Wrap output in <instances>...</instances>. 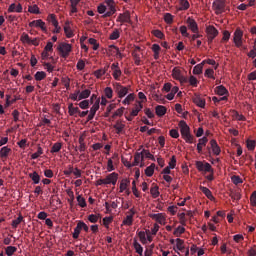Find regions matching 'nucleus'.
Listing matches in <instances>:
<instances>
[{
    "label": "nucleus",
    "instance_id": "obj_28",
    "mask_svg": "<svg viewBox=\"0 0 256 256\" xmlns=\"http://www.w3.org/2000/svg\"><path fill=\"white\" fill-rule=\"evenodd\" d=\"M64 33H65L67 39H71V37L75 36V34L73 33V30L71 29V26L67 25V23L64 26Z\"/></svg>",
    "mask_w": 256,
    "mask_h": 256
},
{
    "label": "nucleus",
    "instance_id": "obj_48",
    "mask_svg": "<svg viewBox=\"0 0 256 256\" xmlns=\"http://www.w3.org/2000/svg\"><path fill=\"white\" fill-rule=\"evenodd\" d=\"M141 153H142V156L145 155L146 159H150L151 161H155V156H153V154H151V152H149V150L143 149Z\"/></svg>",
    "mask_w": 256,
    "mask_h": 256
},
{
    "label": "nucleus",
    "instance_id": "obj_57",
    "mask_svg": "<svg viewBox=\"0 0 256 256\" xmlns=\"http://www.w3.org/2000/svg\"><path fill=\"white\" fill-rule=\"evenodd\" d=\"M204 173H213V167H211V164L209 162L204 163L203 171Z\"/></svg>",
    "mask_w": 256,
    "mask_h": 256
},
{
    "label": "nucleus",
    "instance_id": "obj_11",
    "mask_svg": "<svg viewBox=\"0 0 256 256\" xmlns=\"http://www.w3.org/2000/svg\"><path fill=\"white\" fill-rule=\"evenodd\" d=\"M29 27H39L44 33H47V26H45V22L41 19L30 22Z\"/></svg>",
    "mask_w": 256,
    "mask_h": 256
},
{
    "label": "nucleus",
    "instance_id": "obj_7",
    "mask_svg": "<svg viewBox=\"0 0 256 256\" xmlns=\"http://www.w3.org/2000/svg\"><path fill=\"white\" fill-rule=\"evenodd\" d=\"M119 179V174L112 172L104 178L105 185H117V180Z\"/></svg>",
    "mask_w": 256,
    "mask_h": 256
},
{
    "label": "nucleus",
    "instance_id": "obj_2",
    "mask_svg": "<svg viewBox=\"0 0 256 256\" xmlns=\"http://www.w3.org/2000/svg\"><path fill=\"white\" fill-rule=\"evenodd\" d=\"M212 8L216 15H222L227 11V4L225 0H215L212 4Z\"/></svg>",
    "mask_w": 256,
    "mask_h": 256
},
{
    "label": "nucleus",
    "instance_id": "obj_13",
    "mask_svg": "<svg viewBox=\"0 0 256 256\" xmlns=\"http://www.w3.org/2000/svg\"><path fill=\"white\" fill-rule=\"evenodd\" d=\"M210 146L212 149V152L214 155H220L221 154V147H219V144H217V140L212 139L210 141Z\"/></svg>",
    "mask_w": 256,
    "mask_h": 256
},
{
    "label": "nucleus",
    "instance_id": "obj_37",
    "mask_svg": "<svg viewBox=\"0 0 256 256\" xmlns=\"http://www.w3.org/2000/svg\"><path fill=\"white\" fill-rule=\"evenodd\" d=\"M194 103H195V105H197L198 107H201L202 109L205 108V99H203L199 96L194 98Z\"/></svg>",
    "mask_w": 256,
    "mask_h": 256
},
{
    "label": "nucleus",
    "instance_id": "obj_25",
    "mask_svg": "<svg viewBox=\"0 0 256 256\" xmlns=\"http://www.w3.org/2000/svg\"><path fill=\"white\" fill-rule=\"evenodd\" d=\"M9 153H11V148L4 146L0 150V157L2 159H7V157H9Z\"/></svg>",
    "mask_w": 256,
    "mask_h": 256
},
{
    "label": "nucleus",
    "instance_id": "obj_35",
    "mask_svg": "<svg viewBox=\"0 0 256 256\" xmlns=\"http://www.w3.org/2000/svg\"><path fill=\"white\" fill-rule=\"evenodd\" d=\"M91 96V90L85 89L84 91L79 93V100L88 99Z\"/></svg>",
    "mask_w": 256,
    "mask_h": 256
},
{
    "label": "nucleus",
    "instance_id": "obj_33",
    "mask_svg": "<svg viewBox=\"0 0 256 256\" xmlns=\"http://www.w3.org/2000/svg\"><path fill=\"white\" fill-rule=\"evenodd\" d=\"M153 173H155V164H151L145 169V175L147 177H153Z\"/></svg>",
    "mask_w": 256,
    "mask_h": 256
},
{
    "label": "nucleus",
    "instance_id": "obj_36",
    "mask_svg": "<svg viewBox=\"0 0 256 256\" xmlns=\"http://www.w3.org/2000/svg\"><path fill=\"white\" fill-rule=\"evenodd\" d=\"M119 37H121V32H119V29H114L110 34L109 39L111 41H116V39H119Z\"/></svg>",
    "mask_w": 256,
    "mask_h": 256
},
{
    "label": "nucleus",
    "instance_id": "obj_27",
    "mask_svg": "<svg viewBox=\"0 0 256 256\" xmlns=\"http://www.w3.org/2000/svg\"><path fill=\"white\" fill-rule=\"evenodd\" d=\"M203 65H205V61H202V63L197 64V65L193 68V74H194V75H201V73H203Z\"/></svg>",
    "mask_w": 256,
    "mask_h": 256
},
{
    "label": "nucleus",
    "instance_id": "obj_49",
    "mask_svg": "<svg viewBox=\"0 0 256 256\" xmlns=\"http://www.w3.org/2000/svg\"><path fill=\"white\" fill-rule=\"evenodd\" d=\"M48 21L53 25V27L59 25V22L57 21L55 14H50L48 16Z\"/></svg>",
    "mask_w": 256,
    "mask_h": 256
},
{
    "label": "nucleus",
    "instance_id": "obj_32",
    "mask_svg": "<svg viewBox=\"0 0 256 256\" xmlns=\"http://www.w3.org/2000/svg\"><path fill=\"white\" fill-rule=\"evenodd\" d=\"M232 119H235L236 121H245V116H243V114H239L236 110H233Z\"/></svg>",
    "mask_w": 256,
    "mask_h": 256
},
{
    "label": "nucleus",
    "instance_id": "obj_12",
    "mask_svg": "<svg viewBox=\"0 0 256 256\" xmlns=\"http://www.w3.org/2000/svg\"><path fill=\"white\" fill-rule=\"evenodd\" d=\"M8 13H23V6L21 4L16 5L12 3L8 8Z\"/></svg>",
    "mask_w": 256,
    "mask_h": 256
},
{
    "label": "nucleus",
    "instance_id": "obj_30",
    "mask_svg": "<svg viewBox=\"0 0 256 256\" xmlns=\"http://www.w3.org/2000/svg\"><path fill=\"white\" fill-rule=\"evenodd\" d=\"M23 221H24L23 216H22V215H19V216L17 217V219H15V220L12 221V227H13V229H17V227H19V225H21V223H23Z\"/></svg>",
    "mask_w": 256,
    "mask_h": 256
},
{
    "label": "nucleus",
    "instance_id": "obj_26",
    "mask_svg": "<svg viewBox=\"0 0 256 256\" xmlns=\"http://www.w3.org/2000/svg\"><path fill=\"white\" fill-rule=\"evenodd\" d=\"M133 247L136 251V253L140 256H143V246H141L138 242L137 239L133 240Z\"/></svg>",
    "mask_w": 256,
    "mask_h": 256
},
{
    "label": "nucleus",
    "instance_id": "obj_56",
    "mask_svg": "<svg viewBox=\"0 0 256 256\" xmlns=\"http://www.w3.org/2000/svg\"><path fill=\"white\" fill-rule=\"evenodd\" d=\"M123 225H127L128 227H131V225H133V217L127 215L126 218L123 220Z\"/></svg>",
    "mask_w": 256,
    "mask_h": 256
},
{
    "label": "nucleus",
    "instance_id": "obj_18",
    "mask_svg": "<svg viewBox=\"0 0 256 256\" xmlns=\"http://www.w3.org/2000/svg\"><path fill=\"white\" fill-rule=\"evenodd\" d=\"M215 92L217 93V95H220L221 97H223V95H229V91L223 85L217 86L215 88Z\"/></svg>",
    "mask_w": 256,
    "mask_h": 256
},
{
    "label": "nucleus",
    "instance_id": "obj_34",
    "mask_svg": "<svg viewBox=\"0 0 256 256\" xmlns=\"http://www.w3.org/2000/svg\"><path fill=\"white\" fill-rule=\"evenodd\" d=\"M179 5V11H187V9L190 7L189 1L187 0H180Z\"/></svg>",
    "mask_w": 256,
    "mask_h": 256
},
{
    "label": "nucleus",
    "instance_id": "obj_4",
    "mask_svg": "<svg viewBox=\"0 0 256 256\" xmlns=\"http://www.w3.org/2000/svg\"><path fill=\"white\" fill-rule=\"evenodd\" d=\"M233 43L236 47H243V30L237 28L233 34Z\"/></svg>",
    "mask_w": 256,
    "mask_h": 256
},
{
    "label": "nucleus",
    "instance_id": "obj_41",
    "mask_svg": "<svg viewBox=\"0 0 256 256\" xmlns=\"http://www.w3.org/2000/svg\"><path fill=\"white\" fill-rule=\"evenodd\" d=\"M150 194L152 195L153 199H157L159 197V186H154L150 189Z\"/></svg>",
    "mask_w": 256,
    "mask_h": 256
},
{
    "label": "nucleus",
    "instance_id": "obj_31",
    "mask_svg": "<svg viewBox=\"0 0 256 256\" xmlns=\"http://www.w3.org/2000/svg\"><path fill=\"white\" fill-rule=\"evenodd\" d=\"M109 51L111 52L112 55H116L117 57H122L121 51H119V48L115 45H110Z\"/></svg>",
    "mask_w": 256,
    "mask_h": 256
},
{
    "label": "nucleus",
    "instance_id": "obj_60",
    "mask_svg": "<svg viewBox=\"0 0 256 256\" xmlns=\"http://www.w3.org/2000/svg\"><path fill=\"white\" fill-rule=\"evenodd\" d=\"M62 83H63V85H64V87L66 89H70V87H71V79H69V77H63L62 78Z\"/></svg>",
    "mask_w": 256,
    "mask_h": 256
},
{
    "label": "nucleus",
    "instance_id": "obj_14",
    "mask_svg": "<svg viewBox=\"0 0 256 256\" xmlns=\"http://www.w3.org/2000/svg\"><path fill=\"white\" fill-rule=\"evenodd\" d=\"M208 141H209V139L207 138V136H204L203 138H200L198 140V144H197L198 153H203V147H205V145H207Z\"/></svg>",
    "mask_w": 256,
    "mask_h": 256
},
{
    "label": "nucleus",
    "instance_id": "obj_29",
    "mask_svg": "<svg viewBox=\"0 0 256 256\" xmlns=\"http://www.w3.org/2000/svg\"><path fill=\"white\" fill-rule=\"evenodd\" d=\"M62 147H63V144L61 142H56L53 144L50 152L51 153H59V151H61Z\"/></svg>",
    "mask_w": 256,
    "mask_h": 256
},
{
    "label": "nucleus",
    "instance_id": "obj_51",
    "mask_svg": "<svg viewBox=\"0 0 256 256\" xmlns=\"http://www.w3.org/2000/svg\"><path fill=\"white\" fill-rule=\"evenodd\" d=\"M41 155H43V148H41V146H39L37 152H35L31 155V159H39V157H41Z\"/></svg>",
    "mask_w": 256,
    "mask_h": 256
},
{
    "label": "nucleus",
    "instance_id": "obj_6",
    "mask_svg": "<svg viewBox=\"0 0 256 256\" xmlns=\"http://www.w3.org/2000/svg\"><path fill=\"white\" fill-rule=\"evenodd\" d=\"M206 33L208 35V42L213 43V39H215V37H217V35H219V30H217V28H215V26L209 25L206 28Z\"/></svg>",
    "mask_w": 256,
    "mask_h": 256
},
{
    "label": "nucleus",
    "instance_id": "obj_22",
    "mask_svg": "<svg viewBox=\"0 0 256 256\" xmlns=\"http://www.w3.org/2000/svg\"><path fill=\"white\" fill-rule=\"evenodd\" d=\"M131 185V180L125 178L120 183V193H123V191H127V187Z\"/></svg>",
    "mask_w": 256,
    "mask_h": 256
},
{
    "label": "nucleus",
    "instance_id": "obj_63",
    "mask_svg": "<svg viewBox=\"0 0 256 256\" xmlns=\"http://www.w3.org/2000/svg\"><path fill=\"white\" fill-rule=\"evenodd\" d=\"M78 105L80 109H89V100H83Z\"/></svg>",
    "mask_w": 256,
    "mask_h": 256
},
{
    "label": "nucleus",
    "instance_id": "obj_45",
    "mask_svg": "<svg viewBox=\"0 0 256 256\" xmlns=\"http://www.w3.org/2000/svg\"><path fill=\"white\" fill-rule=\"evenodd\" d=\"M115 13H117V9H115V6H111L108 8V11L102 17H111L112 15H115Z\"/></svg>",
    "mask_w": 256,
    "mask_h": 256
},
{
    "label": "nucleus",
    "instance_id": "obj_44",
    "mask_svg": "<svg viewBox=\"0 0 256 256\" xmlns=\"http://www.w3.org/2000/svg\"><path fill=\"white\" fill-rule=\"evenodd\" d=\"M28 11L29 13H33L34 15H39V13H41V11L39 10V6H37V4L29 6Z\"/></svg>",
    "mask_w": 256,
    "mask_h": 256
},
{
    "label": "nucleus",
    "instance_id": "obj_39",
    "mask_svg": "<svg viewBox=\"0 0 256 256\" xmlns=\"http://www.w3.org/2000/svg\"><path fill=\"white\" fill-rule=\"evenodd\" d=\"M81 225L79 222L77 223V226L74 228V232L72 234L73 239H79V235L81 234Z\"/></svg>",
    "mask_w": 256,
    "mask_h": 256
},
{
    "label": "nucleus",
    "instance_id": "obj_62",
    "mask_svg": "<svg viewBox=\"0 0 256 256\" xmlns=\"http://www.w3.org/2000/svg\"><path fill=\"white\" fill-rule=\"evenodd\" d=\"M231 179H232V183H234V185H239V184L243 183V179H241L237 175L232 176Z\"/></svg>",
    "mask_w": 256,
    "mask_h": 256
},
{
    "label": "nucleus",
    "instance_id": "obj_61",
    "mask_svg": "<svg viewBox=\"0 0 256 256\" xmlns=\"http://www.w3.org/2000/svg\"><path fill=\"white\" fill-rule=\"evenodd\" d=\"M111 223H113V217H104L103 218L104 227L109 228V225H111Z\"/></svg>",
    "mask_w": 256,
    "mask_h": 256
},
{
    "label": "nucleus",
    "instance_id": "obj_3",
    "mask_svg": "<svg viewBox=\"0 0 256 256\" xmlns=\"http://www.w3.org/2000/svg\"><path fill=\"white\" fill-rule=\"evenodd\" d=\"M57 50L59 51L61 57H63V59H67V57H69V54L72 51V46L71 44L62 42L58 45Z\"/></svg>",
    "mask_w": 256,
    "mask_h": 256
},
{
    "label": "nucleus",
    "instance_id": "obj_24",
    "mask_svg": "<svg viewBox=\"0 0 256 256\" xmlns=\"http://www.w3.org/2000/svg\"><path fill=\"white\" fill-rule=\"evenodd\" d=\"M135 101V93L128 94L125 99L122 101L123 105H131Z\"/></svg>",
    "mask_w": 256,
    "mask_h": 256
},
{
    "label": "nucleus",
    "instance_id": "obj_16",
    "mask_svg": "<svg viewBox=\"0 0 256 256\" xmlns=\"http://www.w3.org/2000/svg\"><path fill=\"white\" fill-rule=\"evenodd\" d=\"M68 113L70 117H76L80 113L79 107H74L73 104H69L68 106Z\"/></svg>",
    "mask_w": 256,
    "mask_h": 256
},
{
    "label": "nucleus",
    "instance_id": "obj_9",
    "mask_svg": "<svg viewBox=\"0 0 256 256\" xmlns=\"http://www.w3.org/2000/svg\"><path fill=\"white\" fill-rule=\"evenodd\" d=\"M179 127L182 137L191 135V128H189V125H187V122H185V120L179 122Z\"/></svg>",
    "mask_w": 256,
    "mask_h": 256
},
{
    "label": "nucleus",
    "instance_id": "obj_64",
    "mask_svg": "<svg viewBox=\"0 0 256 256\" xmlns=\"http://www.w3.org/2000/svg\"><path fill=\"white\" fill-rule=\"evenodd\" d=\"M250 203L252 207H256V191H254L250 197Z\"/></svg>",
    "mask_w": 256,
    "mask_h": 256
},
{
    "label": "nucleus",
    "instance_id": "obj_23",
    "mask_svg": "<svg viewBox=\"0 0 256 256\" xmlns=\"http://www.w3.org/2000/svg\"><path fill=\"white\" fill-rule=\"evenodd\" d=\"M151 218L157 221V223H159L160 225H163V223H165V216H163L162 213L152 214Z\"/></svg>",
    "mask_w": 256,
    "mask_h": 256
},
{
    "label": "nucleus",
    "instance_id": "obj_5",
    "mask_svg": "<svg viewBox=\"0 0 256 256\" xmlns=\"http://www.w3.org/2000/svg\"><path fill=\"white\" fill-rule=\"evenodd\" d=\"M172 77H173V79H176V81H179L181 84L189 83V79H187V77L183 76V74L181 73V70L177 67L173 68Z\"/></svg>",
    "mask_w": 256,
    "mask_h": 256
},
{
    "label": "nucleus",
    "instance_id": "obj_43",
    "mask_svg": "<svg viewBox=\"0 0 256 256\" xmlns=\"http://www.w3.org/2000/svg\"><path fill=\"white\" fill-rule=\"evenodd\" d=\"M99 103H100V100H96L93 106L90 108V113L94 116L97 113V111H99Z\"/></svg>",
    "mask_w": 256,
    "mask_h": 256
},
{
    "label": "nucleus",
    "instance_id": "obj_38",
    "mask_svg": "<svg viewBox=\"0 0 256 256\" xmlns=\"http://www.w3.org/2000/svg\"><path fill=\"white\" fill-rule=\"evenodd\" d=\"M5 253L7 256H13V254L17 253V247L8 246L5 248Z\"/></svg>",
    "mask_w": 256,
    "mask_h": 256
},
{
    "label": "nucleus",
    "instance_id": "obj_59",
    "mask_svg": "<svg viewBox=\"0 0 256 256\" xmlns=\"http://www.w3.org/2000/svg\"><path fill=\"white\" fill-rule=\"evenodd\" d=\"M164 21L165 23H167L168 25H171V23H173V15H171V13H166L164 15Z\"/></svg>",
    "mask_w": 256,
    "mask_h": 256
},
{
    "label": "nucleus",
    "instance_id": "obj_42",
    "mask_svg": "<svg viewBox=\"0 0 256 256\" xmlns=\"http://www.w3.org/2000/svg\"><path fill=\"white\" fill-rule=\"evenodd\" d=\"M114 129H116L117 135H120V133L125 129V124L121 122H116V124L113 126Z\"/></svg>",
    "mask_w": 256,
    "mask_h": 256
},
{
    "label": "nucleus",
    "instance_id": "obj_20",
    "mask_svg": "<svg viewBox=\"0 0 256 256\" xmlns=\"http://www.w3.org/2000/svg\"><path fill=\"white\" fill-rule=\"evenodd\" d=\"M145 157L143 156V153H136L134 156V162H133V166L137 167L139 165V163H141V161H144Z\"/></svg>",
    "mask_w": 256,
    "mask_h": 256
},
{
    "label": "nucleus",
    "instance_id": "obj_58",
    "mask_svg": "<svg viewBox=\"0 0 256 256\" xmlns=\"http://www.w3.org/2000/svg\"><path fill=\"white\" fill-rule=\"evenodd\" d=\"M88 43H90V45H93L94 51H97V49H99V43H97V40L95 38H89Z\"/></svg>",
    "mask_w": 256,
    "mask_h": 256
},
{
    "label": "nucleus",
    "instance_id": "obj_46",
    "mask_svg": "<svg viewBox=\"0 0 256 256\" xmlns=\"http://www.w3.org/2000/svg\"><path fill=\"white\" fill-rule=\"evenodd\" d=\"M138 237L142 245H147V236L144 231L138 232Z\"/></svg>",
    "mask_w": 256,
    "mask_h": 256
},
{
    "label": "nucleus",
    "instance_id": "obj_10",
    "mask_svg": "<svg viewBox=\"0 0 256 256\" xmlns=\"http://www.w3.org/2000/svg\"><path fill=\"white\" fill-rule=\"evenodd\" d=\"M118 23H131V13L129 11H126L124 13H121L117 17Z\"/></svg>",
    "mask_w": 256,
    "mask_h": 256
},
{
    "label": "nucleus",
    "instance_id": "obj_17",
    "mask_svg": "<svg viewBox=\"0 0 256 256\" xmlns=\"http://www.w3.org/2000/svg\"><path fill=\"white\" fill-rule=\"evenodd\" d=\"M30 179L33 181L34 185H39L41 183V176L36 171L29 174Z\"/></svg>",
    "mask_w": 256,
    "mask_h": 256
},
{
    "label": "nucleus",
    "instance_id": "obj_47",
    "mask_svg": "<svg viewBox=\"0 0 256 256\" xmlns=\"http://www.w3.org/2000/svg\"><path fill=\"white\" fill-rule=\"evenodd\" d=\"M104 94H105V97H107V99H113V88L106 87L104 89Z\"/></svg>",
    "mask_w": 256,
    "mask_h": 256
},
{
    "label": "nucleus",
    "instance_id": "obj_15",
    "mask_svg": "<svg viewBox=\"0 0 256 256\" xmlns=\"http://www.w3.org/2000/svg\"><path fill=\"white\" fill-rule=\"evenodd\" d=\"M199 189L200 191H202V193L205 194L207 199H210V201H215V197L213 196V193L211 192V190H209V188L205 186H200Z\"/></svg>",
    "mask_w": 256,
    "mask_h": 256
},
{
    "label": "nucleus",
    "instance_id": "obj_53",
    "mask_svg": "<svg viewBox=\"0 0 256 256\" xmlns=\"http://www.w3.org/2000/svg\"><path fill=\"white\" fill-rule=\"evenodd\" d=\"M77 202L80 207H87V201H85V198H83L81 195L77 196Z\"/></svg>",
    "mask_w": 256,
    "mask_h": 256
},
{
    "label": "nucleus",
    "instance_id": "obj_21",
    "mask_svg": "<svg viewBox=\"0 0 256 256\" xmlns=\"http://www.w3.org/2000/svg\"><path fill=\"white\" fill-rule=\"evenodd\" d=\"M155 111H156V115L158 117H163V115H165V113H167V108L163 105H158V106H156Z\"/></svg>",
    "mask_w": 256,
    "mask_h": 256
},
{
    "label": "nucleus",
    "instance_id": "obj_1",
    "mask_svg": "<svg viewBox=\"0 0 256 256\" xmlns=\"http://www.w3.org/2000/svg\"><path fill=\"white\" fill-rule=\"evenodd\" d=\"M114 91L118 96V99H123L128 93L131 86H123L121 83L116 82L113 84Z\"/></svg>",
    "mask_w": 256,
    "mask_h": 256
},
{
    "label": "nucleus",
    "instance_id": "obj_19",
    "mask_svg": "<svg viewBox=\"0 0 256 256\" xmlns=\"http://www.w3.org/2000/svg\"><path fill=\"white\" fill-rule=\"evenodd\" d=\"M104 206L106 209V213H111L113 211L112 209H117V207H118L117 202H115V201H113L111 203L105 202Z\"/></svg>",
    "mask_w": 256,
    "mask_h": 256
},
{
    "label": "nucleus",
    "instance_id": "obj_8",
    "mask_svg": "<svg viewBox=\"0 0 256 256\" xmlns=\"http://www.w3.org/2000/svg\"><path fill=\"white\" fill-rule=\"evenodd\" d=\"M186 24L188 29H190L192 33H199V25L197 24V21H195V19L188 17L186 20Z\"/></svg>",
    "mask_w": 256,
    "mask_h": 256
},
{
    "label": "nucleus",
    "instance_id": "obj_54",
    "mask_svg": "<svg viewBox=\"0 0 256 256\" xmlns=\"http://www.w3.org/2000/svg\"><path fill=\"white\" fill-rule=\"evenodd\" d=\"M183 233H185V227L183 226H178L175 231H174V235L176 237H179L180 235H183Z\"/></svg>",
    "mask_w": 256,
    "mask_h": 256
},
{
    "label": "nucleus",
    "instance_id": "obj_55",
    "mask_svg": "<svg viewBox=\"0 0 256 256\" xmlns=\"http://www.w3.org/2000/svg\"><path fill=\"white\" fill-rule=\"evenodd\" d=\"M215 71L211 68L206 69L205 71V77H208L209 79H215Z\"/></svg>",
    "mask_w": 256,
    "mask_h": 256
},
{
    "label": "nucleus",
    "instance_id": "obj_40",
    "mask_svg": "<svg viewBox=\"0 0 256 256\" xmlns=\"http://www.w3.org/2000/svg\"><path fill=\"white\" fill-rule=\"evenodd\" d=\"M34 77H35L36 81H43V79H45V77H47V73H45L43 71H38V72H36Z\"/></svg>",
    "mask_w": 256,
    "mask_h": 256
},
{
    "label": "nucleus",
    "instance_id": "obj_52",
    "mask_svg": "<svg viewBox=\"0 0 256 256\" xmlns=\"http://www.w3.org/2000/svg\"><path fill=\"white\" fill-rule=\"evenodd\" d=\"M246 145L249 151H254L256 147V142L255 140H247Z\"/></svg>",
    "mask_w": 256,
    "mask_h": 256
},
{
    "label": "nucleus",
    "instance_id": "obj_50",
    "mask_svg": "<svg viewBox=\"0 0 256 256\" xmlns=\"http://www.w3.org/2000/svg\"><path fill=\"white\" fill-rule=\"evenodd\" d=\"M184 243L185 241H183L181 238L176 239V248L178 251H183V249H185V246H183Z\"/></svg>",
    "mask_w": 256,
    "mask_h": 256
}]
</instances>
